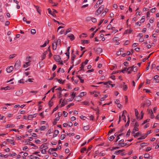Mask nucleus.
Listing matches in <instances>:
<instances>
[{"instance_id": "f257e3e1", "label": "nucleus", "mask_w": 159, "mask_h": 159, "mask_svg": "<svg viewBox=\"0 0 159 159\" xmlns=\"http://www.w3.org/2000/svg\"><path fill=\"white\" fill-rule=\"evenodd\" d=\"M104 8V6L103 5H102L96 11V14L98 15H99L101 12L103 11Z\"/></svg>"}, {"instance_id": "f03ea898", "label": "nucleus", "mask_w": 159, "mask_h": 159, "mask_svg": "<svg viewBox=\"0 0 159 159\" xmlns=\"http://www.w3.org/2000/svg\"><path fill=\"white\" fill-rule=\"evenodd\" d=\"M20 60H17L14 66V69L18 70L20 67Z\"/></svg>"}, {"instance_id": "7ed1b4c3", "label": "nucleus", "mask_w": 159, "mask_h": 159, "mask_svg": "<svg viewBox=\"0 0 159 159\" xmlns=\"http://www.w3.org/2000/svg\"><path fill=\"white\" fill-rule=\"evenodd\" d=\"M53 58L54 60L57 62H60V61L61 59L60 56L59 55H54V56Z\"/></svg>"}, {"instance_id": "20e7f679", "label": "nucleus", "mask_w": 159, "mask_h": 159, "mask_svg": "<svg viewBox=\"0 0 159 159\" xmlns=\"http://www.w3.org/2000/svg\"><path fill=\"white\" fill-rule=\"evenodd\" d=\"M93 50L96 52L97 54H100L101 53L102 51V49L100 48H98L95 49V48L93 49Z\"/></svg>"}, {"instance_id": "39448f33", "label": "nucleus", "mask_w": 159, "mask_h": 159, "mask_svg": "<svg viewBox=\"0 0 159 159\" xmlns=\"http://www.w3.org/2000/svg\"><path fill=\"white\" fill-rule=\"evenodd\" d=\"M13 70V67L12 66H11L7 68L6 69V70L8 73H10Z\"/></svg>"}, {"instance_id": "423d86ee", "label": "nucleus", "mask_w": 159, "mask_h": 159, "mask_svg": "<svg viewBox=\"0 0 159 159\" xmlns=\"http://www.w3.org/2000/svg\"><path fill=\"white\" fill-rule=\"evenodd\" d=\"M23 93V90H20L18 91L16 93V95L17 96H20Z\"/></svg>"}, {"instance_id": "0eeeda50", "label": "nucleus", "mask_w": 159, "mask_h": 159, "mask_svg": "<svg viewBox=\"0 0 159 159\" xmlns=\"http://www.w3.org/2000/svg\"><path fill=\"white\" fill-rule=\"evenodd\" d=\"M7 142L10 143L14 145L15 144L14 140L13 139H7Z\"/></svg>"}, {"instance_id": "6e6552de", "label": "nucleus", "mask_w": 159, "mask_h": 159, "mask_svg": "<svg viewBox=\"0 0 159 159\" xmlns=\"http://www.w3.org/2000/svg\"><path fill=\"white\" fill-rule=\"evenodd\" d=\"M59 133V132L58 130H55L54 132V133L53 136V137L54 138L56 137L58 134Z\"/></svg>"}, {"instance_id": "1a4fd4ad", "label": "nucleus", "mask_w": 159, "mask_h": 159, "mask_svg": "<svg viewBox=\"0 0 159 159\" xmlns=\"http://www.w3.org/2000/svg\"><path fill=\"white\" fill-rule=\"evenodd\" d=\"M54 43L55 44H57L58 45H60L61 43V40L60 39H58L57 42L54 41Z\"/></svg>"}, {"instance_id": "9d476101", "label": "nucleus", "mask_w": 159, "mask_h": 159, "mask_svg": "<svg viewBox=\"0 0 159 159\" xmlns=\"http://www.w3.org/2000/svg\"><path fill=\"white\" fill-rule=\"evenodd\" d=\"M84 62H82V64H81V66L80 67V70H79V71H78L77 72V74H78V72H80L81 70H84Z\"/></svg>"}, {"instance_id": "9b49d317", "label": "nucleus", "mask_w": 159, "mask_h": 159, "mask_svg": "<svg viewBox=\"0 0 159 159\" xmlns=\"http://www.w3.org/2000/svg\"><path fill=\"white\" fill-rule=\"evenodd\" d=\"M68 37L70 38V40L71 41L75 39L74 36L72 34H71L70 35H68Z\"/></svg>"}, {"instance_id": "f8f14e48", "label": "nucleus", "mask_w": 159, "mask_h": 159, "mask_svg": "<svg viewBox=\"0 0 159 159\" xmlns=\"http://www.w3.org/2000/svg\"><path fill=\"white\" fill-rule=\"evenodd\" d=\"M145 103L146 104V105L149 106L151 105V102L149 100H147L145 102Z\"/></svg>"}, {"instance_id": "ddd939ff", "label": "nucleus", "mask_w": 159, "mask_h": 159, "mask_svg": "<svg viewBox=\"0 0 159 159\" xmlns=\"http://www.w3.org/2000/svg\"><path fill=\"white\" fill-rule=\"evenodd\" d=\"M54 43H55L54 42L53 43H52V44L53 49L54 50H56L57 49V44H54Z\"/></svg>"}, {"instance_id": "4468645a", "label": "nucleus", "mask_w": 159, "mask_h": 159, "mask_svg": "<svg viewBox=\"0 0 159 159\" xmlns=\"http://www.w3.org/2000/svg\"><path fill=\"white\" fill-rule=\"evenodd\" d=\"M15 126V125L13 124L9 125L8 124L6 125V128H12L14 127Z\"/></svg>"}, {"instance_id": "2eb2a0df", "label": "nucleus", "mask_w": 159, "mask_h": 159, "mask_svg": "<svg viewBox=\"0 0 159 159\" xmlns=\"http://www.w3.org/2000/svg\"><path fill=\"white\" fill-rule=\"evenodd\" d=\"M86 92H81V93H80V96H78L77 97H83L85 95H86Z\"/></svg>"}, {"instance_id": "dca6fc26", "label": "nucleus", "mask_w": 159, "mask_h": 159, "mask_svg": "<svg viewBox=\"0 0 159 159\" xmlns=\"http://www.w3.org/2000/svg\"><path fill=\"white\" fill-rule=\"evenodd\" d=\"M34 7L36 8L37 10V11L39 13V14H40V11L39 10V7L38 6H35L34 5Z\"/></svg>"}, {"instance_id": "f3484780", "label": "nucleus", "mask_w": 159, "mask_h": 159, "mask_svg": "<svg viewBox=\"0 0 159 159\" xmlns=\"http://www.w3.org/2000/svg\"><path fill=\"white\" fill-rule=\"evenodd\" d=\"M153 53H151L148 56V57L147 58H144L143 59V62H145L146 60L148 59L149 58V57H150V56Z\"/></svg>"}, {"instance_id": "a211bd4d", "label": "nucleus", "mask_w": 159, "mask_h": 159, "mask_svg": "<svg viewBox=\"0 0 159 159\" xmlns=\"http://www.w3.org/2000/svg\"><path fill=\"white\" fill-rule=\"evenodd\" d=\"M30 58V57H28L26 58V60L27 61H28L27 62H26L25 63L27 65L29 64V62H30V61L29 60V59Z\"/></svg>"}, {"instance_id": "6ab92c4d", "label": "nucleus", "mask_w": 159, "mask_h": 159, "mask_svg": "<svg viewBox=\"0 0 159 159\" xmlns=\"http://www.w3.org/2000/svg\"><path fill=\"white\" fill-rule=\"evenodd\" d=\"M0 20L2 22H3L4 20V18L3 16L1 15L0 16Z\"/></svg>"}, {"instance_id": "aec40b11", "label": "nucleus", "mask_w": 159, "mask_h": 159, "mask_svg": "<svg viewBox=\"0 0 159 159\" xmlns=\"http://www.w3.org/2000/svg\"><path fill=\"white\" fill-rule=\"evenodd\" d=\"M134 111H135V116L137 117V118H138V115L139 114L138 111L136 109H134Z\"/></svg>"}, {"instance_id": "412c9836", "label": "nucleus", "mask_w": 159, "mask_h": 159, "mask_svg": "<svg viewBox=\"0 0 159 159\" xmlns=\"http://www.w3.org/2000/svg\"><path fill=\"white\" fill-rule=\"evenodd\" d=\"M10 87L9 86H7L6 87H2L1 88V90H3L4 89L5 90H7L8 89V88H10Z\"/></svg>"}, {"instance_id": "4be33fe9", "label": "nucleus", "mask_w": 159, "mask_h": 159, "mask_svg": "<svg viewBox=\"0 0 159 159\" xmlns=\"http://www.w3.org/2000/svg\"><path fill=\"white\" fill-rule=\"evenodd\" d=\"M83 128L84 130H88L89 129V127L88 125H87L84 126Z\"/></svg>"}, {"instance_id": "5701e85b", "label": "nucleus", "mask_w": 159, "mask_h": 159, "mask_svg": "<svg viewBox=\"0 0 159 159\" xmlns=\"http://www.w3.org/2000/svg\"><path fill=\"white\" fill-rule=\"evenodd\" d=\"M74 103H70V104L68 105L66 107L67 109H69V108H70V107L71 106H73L74 105Z\"/></svg>"}, {"instance_id": "b1692460", "label": "nucleus", "mask_w": 159, "mask_h": 159, "mask_svg": "<svg viewBox=\"0 0 159 159\" xmlns=\"http://www.w3.org/2000/svg\"><path fill=\"white\" fill-rule=\"evenodd\" d=\"M75 55L74 54L72 56V57L71 58V60H72V63L73 64V61L74 60V59L75 57Z\"/></svg>"}, {"instance_id": "393cba45", "label": "nucleus", "mask_w": 159, "mask_h": 159, "mask_svg": "<svg viewBox=\"0 0 159 159\" xmlns=\"http://www.w3.org/2000/svg\"><path fill=\"white\" fill-rule=\"evenodd\" d=\"M71 31V28H70L67 29L66 31V33L65 34V35L67 33L69 32H70Z\"/></svg>"}, {"instance_id": "a878e982", "label": "nucleus", "mask_w": 159, "mask_h": 159, "mask_svg": "<svg viewBox=\"0 0 159 159\" xmlns=\"http://www.w3.org/2000/svg\"><path fill=\"white\" fill-rule=\"evenodd\" d=\"M45 129L46 126H42L40 127V129L41 130L43 131L45 130Z\"/></svg>"}, {"instance_id": "bb28decb", "label": "nucleus", "mask_w": 159, "mask_h": 159, "mask_svg": "<svg viewBox=\"0 0 159 159\" xmlns=\"http://www.w3.org/2000/svg\"><path fill=\"white\" fill-rule=\"evenodd\" d=\"M16 55L15 54L11 55L9 56V58L10 59H12V58H13Z\"/></svg>"}, {"instance_id": "cd10ccee", "label": "nucleus", "mask_w": 159, "mask_h": 159, "mask_svg": "<svg viewBox=\"0 0 159 159\" xmlns=\"http://www.w3.org/2000/svg\"><path fill=\"white\" fill-rule=\"evenodd\" d=\"M114 138L115 137L113 136H111L109 138V139L110 141H112Z\"/></svg>"}, {"instance_id": "c85d7f7f", "label": "nucleus", "mask_w": 159, "mask_h": 159, "mask_svg": "<svg viewBox=\"0 0 159 159\" xmlns=\"http://www.w3.org/2000/svg\"><path fill=\"white\" fill-rule=\"evenodd\" d=\"M31 33L32 34H34L36 33V30L35 29H32L31 30Z\"/></svg>"}, {"instance_id": "c756f323", "label": "nucleus", "mask_w": 159, "mask_h": 159, "mask_svg": "<svg viewBox=\"0 0 159 159\" xmlns=\"http://www.w3.org/2000/svg\"><path fill=\"white\" fill-rule=\"evenodd\" d=\"M103 2V0H98L97 2V4H100Z\"/></svg>"}, {"instance_id": "7c9ffc66", "label": "nucleus", "mask_w": 159, "mask_h": 159, "mask_svg": "<svg viewBox=\"0 0 159 159\" xmlns=\"http://www.w3.org/2000/svg\"><path fill=\"white\" fill-rule=\"evenodd\" d=\"M33 118L32 115H30L28 117V119L29 120H31Z\"/></svg>"}, {"instance_id": "2f4dec72", "label": "nucleus", "mask_w": 159, "mask_h": 159, "mask_svg": "<svg viewBox=\"0 0 159 159\" xmlns=\"http://www.w3.org/2000/svg\"><path fill=\"white\" fill-rule=\"evenodd\" d=\"M82 41L84 43H89V40H83Z\"/></svg>"}, {"instance_id": "473e14b6", "label": "nucleus", "mask_w": 159, "mask_h": 159, "mask_svg": "<svg viewBox=\"0 0 159 159\" xmlns=\"http://www.w3.org/2000/svg\"><path fill=\"white\" fill-rule=\"evenodd\" d=\"M91 20L93 23H95L96 22L97 20L95 18H92L91 19Z\"/></svg>"}, {"instance_id": "72a5a7b5", "label": "nucleus", "mask_w": 159, "mask_h": 159, "mask_svg": "<svg viewBox=\"0 0 159 159\" xmlns=\"http://www.w3.org/2000/svg\"><path fill=\"white\" fill-rule=\"evenodd\" d=\"M53 102H52L51 100L49 101V105L50 107L53 105Z\"/></svg>"}, {"instance_id": "f704fd0d", "label": "nucleus", "mask_w": 159, "mask_h": 159, "mask_svg": "<svg viewBox=\"0 0 159 159\" xmlns=\"http://www.w3.org/2000/svg\"><path fill=\"white\" fill-rule=\"evenodd\" d=\"M115 131V129H112L109 130L108 132V134H110L112 132H114Z\"/></svg>"}, {"instance_id": "c9c22d12", "label": "nucleus", "mask_w": 159, "mask_h": 159, "mask_svg": "<svg viewBox=\"0 0 159 159\" xmlns=\"http://www.w3.org/2000/svg\"><path fill=\"white\" fill-rule=\"evenodd\" d=\"M149 119H147L146 120H145L144 121L143 123L142 124V125H143L146 123L147 122H149Z\"/></svg>"}, {"instance_id": "e433bc0d", "label": "nucleus", "mask_w": 159, "mask_h": 159, "mask_svg": "<svg viewBox=\"0 0 159 159\" xmlns=\"http://www.w3.org/2000/svg\"><path fill=\"white\" fill-rule=\"evenodd\" d=\"M149 157V155L148 154H145L144 156V157L146 158H148Z\"/></svg>"}, {"instance_id": "4c0bfd02", "label": "nucleus", "mask_w": 159, "mask_h": 159, "mask_svg": "<svg viewBox=\"0 0 159 159\" xmlns=\"http://www.w3.org/2000/svg\"><path fill=\"white\" fill-rule=\"evenodd\" d=\"M0 156L1 157H5V158H7L8 157V156L7 155H4L3 154H1V155Z\"/></svg>"}, {"instance_id": "58836bf2", "label": "nucleus", "mask_w": 159, "mask_h": 159, "mask_svg": "<svg viewBox=\"0 0 159 159\" xmlns=\"http://www.w3.org/2000/svg\"><path fill=\"white\" fill-rule=\"evenodd\" d=\"M86 150V148H84L80 150V152L81 153H84V151Z\"/></svg>"}, {"instance_id": "ea45409f", "label": "nucleus", "mask_w": 159, "mask_h": 159, "mask_svg": "<svg viewBox=\"0 0 159 159\" xmlns=\"http://www.w3.org/2000/svg\"><path fill=\"white\" fill-rule=\"evenodd\" d=\"M139 135H141V134H140L138 132L136 133L135 135H133V136L134 137H136L138 136H139Z\"/></svg>"}, {"instance_id": "a19ab883", "label": "nucleus", "mask_w": 159, "mask_h": 159, "mask_svg": "<svg viewBox=\"0 0 159 159\" xmlns=\"http://www.w3.org/2000/svg\"><path fill=\"white\" fill-rule=\"evenodd\" d=\"M130 132H131V131H130V130L129 129L128 130V131L127 134H126V136H129L130 135Z\"/></svg>"}, {"instance_id": "79ce46f5", "label": "nucleus", "mask_w": 159, "mask_h": 159, "mask_svg": "<svg viewBox=\"0 0 159 159\" xmlns=\"http://www.w3.org/2000/svg\"><path fill=\"white\" fill-rule=\"evenodd\" d=\"M124 142V139H121L119 141V144L120 145H121V144H122V143H123Z\"/></svg>"}, {"instance_id": "37998d69", "label": "nucleus", "mask_w": 159, "mask_h": 159, "mask_svg": "<svg viewBox=\"0 0 159 159\" xmlns=\"http://www.w3.org/2000/svg\"><path fill=\"white\" fill-rule=\"evenodd\" d=\"M65 99H64L62 102L61 104V107H62L64 106L65 105V104H64Z\"/></svg>"}, {"instance_id": "c03bdc74", "label": "nucleus", "mask_w": 159, "mask_h": 159, "mask_svg": "<svg viewBox=\"0 0 159 159\" xmlns=\"http://www.w3.org/2000/svg\"><path fill=\"white\" fill-rule=\"evenodd\" d=\"M143 114H144V113L143 112V111H141V117H140L141 120L143 118Z\"/></svg>"}, {"instance_id": "a18cd8bd", "label": "nucleus", "mask_w": 159, "mask_h": 159, "mask_svg": "<svg viewBox=\"0 0 159 159\" xmlns=\"http://www.w3.org/2000/svg\"><path fill=\"white\" fill-rule=\"evenodd\" d=\"M58 96H59V97H62V94L61 93V92H59L58 93Z\"/></svg>"}, {"instance_id": "49530a36", "label": "nucleus", "mask_w": 159, "mask_h": 159, "mask_svg": "<svg viewBox=\"0 0 159 159\" xmlns=\"http://www.w3.org/2000/svg\"><path fill=\"white\" fill-rule=\"evenodd\" d=\"M53 150L52 149V148H50V149H49V150H48V152L49 153H50V154H51L52 153H52V152H53Z\"/></svg>"}, {"instance_id": "de8ad7c7", "label": "nucleus", "mask_w": 159, "mask_h": 159, "mask_svg": "<svg viewBox=\"0 0 159 159\" xmlns=\"http://www.w3.org/2000/svg\"><path fill=\"white\" fill-rule=\"evenodd\" d=\"M156 9V8L155 7L152 8L151 9V12H154L155 11Z\"/></svg>"}, {"instance_id": "09e8293b", "label": "nucleus", "mask_w": 159, "mask_h": 159, "mask_svg": "<svg viewBox=\"0 0 159 159\" xmlns=\"http://www.w3.org/2000/svg\"><path fill=\"white\" fill-rule=\"evenodd\" d=\"M63 113L64 114V117H66L67 116V115L68 114V113L67 112H66L65 111H63Z\"/></svg>"}, {"instance_id": "8fccbe9b", "label": "nucleus", "mask_w": 159, "mask_h": 159, "mask_svg": "<svg viewBox=\"0 0 159 159\" xmlns=\"http://www.w3.org/2000/svg\"><path fill=\"white\" fill-rule=\"evenodd\" d=\"M65 134H62L61 136V140H63L65 138Z\"/></svg>"}, {"instance_id": "3c124183", "label": "nucleus", "mask_w": 159, "mask_h": 159, "mask_svg": "<svg viewBox=\"0 0 159 159\" xmlns=\"http://www.w3.org/2000/svg\"><path fill=\"white\" fill-rule=\"evenodd\" d=\"M111 24H109V25H108L107 27V28L109 30H110L111 29Z\"/></svg>"}, {"instance_id": "603ef678", "label": "nucleus", "mask_w": 159, "mask_h": 159, "mask_svg": "<svg viewBox=\"0 0 159 159\" xmlns=\"http://www.w3.org/2000/svg\"><path fill=\"white\" fill-rule=\"evenodd\" d=\"M57 68V66L56 65H53V67L52 69V71H54Z\"/></svg>"}, {"instance_id": "864d4df0", "label": "nucleus", "mask_w": 159, "mask_h": 159, "mask_svg": "<svg viewBox=\"0 0 159 159\" xmlns=\"http://www.w3.org/2000/svg\"><path fill=\"white\" fill-rule=\"evenodd\" d=\"M24 80V79H21V80H19V82L20 83L24 84V82L23 81Z\"/></svg>"}, {"instance_id": "5fc2aeb1", "label": "nucleus", "mask_w": 159, "mask_h": 159, "mask_svg": "<svg viewBox=\"0 0 159 159\" xmlns=\"http://www.w3.org/2000/svg\"><path fill=\"white\" fill-rule=\"evenodd\" d=\"M46 57V54L44 53H43L42 56V60H43Z\"/></svg>"}, {"instance_id": "6e6d98bb", "label": "nucleus", "mask_w": 159, "mask_h": 159, "mask_svg": "<svg viewBox=\"0 0 159 159\" xmlns=\"http://www.w3.org/2000/svg\"><path fill=\"white\" fill-rule=\"evenodd\" d=\"M16 153H15L14 154L10 153L9 154V155H8V156H9L10 157H12V156H16Z\"/></svg>"}, {"instance_id": "4d7b16f0", "label": "nucleus", "mask_w": 159, "mask_h": 159, "mask_svg": "<svg viewBox=\"0 0 159 159\" xmlns=\"http://www.w3.org/2000/svg\"><path fill=\"white\" fill-rule=\"evenodd\" d=\"M124 65L125 66H128V63L127 61H125L124 63Z\"/></svg>"}, {"instance_id": "13d9d810", "label": "nucleus", "mask_w": 159, "mask_h": 159, "mask_svg": "<svg viewBox=\"0 0 159 159\" xmlns=\"http://www.w3.org/2000/svg\"><path fill=\"white\" fill-rule=\"evenodd\" d=\"M126 67L124 68L122 70H121V72H122L123 73H125V72L126 70Z\"/></svg>"}, {"instance_id": "bf43d9fd", "label": "nucleus", "mask_w": 159, "mask_h": 159, "mask_svg": "<svg viewBox=\"0 0 159 159\" xmlns=\"http://www.w3.org/2000/svg\"><path fill=\"white\" fill-rule=\"evenodd\" d=\"M125 103H126L128 102V98L127 96H125Z\"/></svg>"}, {"instance_id": "052dcab7", "label": "nucleus", "mask_w": 159, "mask_h": 159, "mask_svg": "<svg viewBox=\"0 0 159 159\" xmlns=\"http://www.w3.org/2000/svg\"><path fill=\"white\" fill-rule=\"evenodd\" d=\"M154 18H151L150 20V22L151 23H153L154 22Z\"/></svg>"}, {"instance_id": "680f3d73", "label": "nucleus", "mask_w": 159, "mask_h": 159, "mask_svg": "<svg viewBox=\"0 0 159 159\" xmlns=\"http://www.w3.org/2000/svg\"><path fill=\"white\" fill-rule=\"evenodd\" d=\"M129 40H126L125 42V43H124V44L125 45H128V44H129Z\"/></svg>"}, {"instance_id": "e2e57ef3", "label": "nucleus", "mask_w": 159, "mask_h": 159, "mask_svg": "<svg viewBox=\"0 0 159 159\" xmlns=\"http://www.w3.org/2000/svg\"><path fill=\"white\" fill-rule=\"evenodd\" d=\"M127 88V86L126 85H124L123 86V89L124 90H126Z\"/></svg>"}, {"instance_id": "0e129e2a", "label": "nucleus", "mask_w": 159, "mask_h": 159, "mask_svg": "<svg viewBox=\"0 0 159 159\" xmlns=\"http://www.w3.org/2000/svg\"><path fill=\"white\" fill-rule=\"evenodd\" d=\"M68 125L70 127L72 126L73 125V124L71 122H68Z\"/></svg>"}, {"instance_id": "69168bd1", "label": "nucleus", "mask_w": 159, "mask_h": 159, "mask_svg": "<svg viewBox=\"0 0 159 159\" xmlns=\"http://www.w3.org/2000/svg\"><path fill=\"white\" fill-rule=\"evenodd\" d=\"M93 146L92 145H90L89 146L88 149H87V152L89 151V150H91Z\"/></svg>"}, {"instance_id": "338daca9", "label": "nucleus", "mask_w": 159, "mask_h": 159, "mask_svg": "<svg viewBox=\"0 0 159 159\" xmlns=\"http://www.w3.org/2000/svg\"><path fill=\"white\" fill-rule=\"evenodd\" d=\"M134 131L135 132L139 130V128L136 127H134L133 129Z\"/></svg>"}, {"instance_id": "774afa93", "label": "nucleus", "mask_w": 159, "mask_h": 159, "mask_svg": "<svg viewBox=\"0 0 159 159\" xmlns=\"http://www.w3.org/2000/svg\"><path fill=\"white\" fill-rule=\"evenodd\" d=\"M138 44L137 43H134L133 44L132 47H133L134 48H135V47L137 46Z\"/></svg>"}]
</instances>
